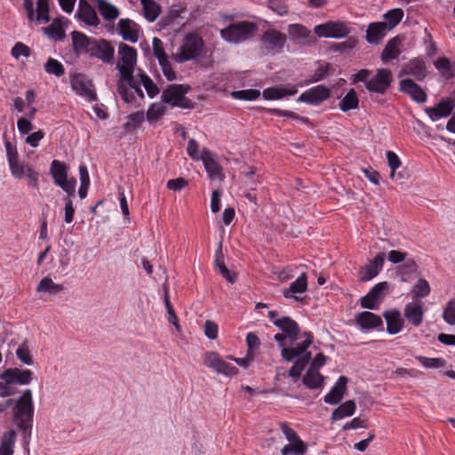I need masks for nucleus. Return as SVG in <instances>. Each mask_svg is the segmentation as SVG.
Instances as JSON below:
<instances>
[{
    "label": "nucleus",
    "mask_w": 455,
    "mask_h": 455,
    "mask_svg": "<svg viewBox=\"0 0 455 455\" xmlns=\"http://www.w3.org/2000/svg\"><path fill=\"white\" fill-rule=\"evenodd\" d=\"M231 96L240 100H255L259 98L260 92L257 89L234 91L231 92Z\"/></svg>",
    "instance_id": "52"
},
{
    "label": "nucleus",
    "mask_w": 455,
    "mask_h": 455,
    "mask_svg": "<svg viewBox=\"0 0 455 455\" xmlns=\"http://www.w3.org/2000/svg\"><path fill=\"white\" fill-rule=\"evenodd\" d=\"M76 15L88 26L97 27L100 22L96 11L86 0H79Z\"/></svg>",
    "instance_id": "25"
},
{
    "label": "nucleus",
    "mask_w": 455,
    "mask_h": 455,
    "mask_svg": "<svg viewBox=\"0 0 455 455\" xmlns=\"http://www.w3.org/2000/svg\"><path fill=\"white\" fill-rule=\"evenodd\" d=\"M411 292L413 299H424L430 294L431 287L426 279L419 278L412 286Z\"/></svg>",
    "instance_id": "45"
},
{
    "label": "nucleus",
    "mask_w": 455,
    "mask_h": 455,
    "mask_svg": "<svg viewBox=\"0 0 455 455\" xmlns=\"http://www.w3.org/2000/svg\"><path fill=\"white\" fill-rule=\"evenodd\" d=\"M153 52L156 58L158 60V62L161 60H165L168 59V55L166 54L164 47L163 41L158 37H154L152 42Z\"/></svg>",
    "instance_id": "57"
},
{
    "label": "nucleus",
    "mask_w": 455,
    "mask_h": 455,
    "mask_svg": "<svg viewBox=\"0 0 455 455\" xmlns=\"http://www.w3.org/2000/svg\"><path fill=\"white\" fill-rule=\"evenodd\" d=\"M15 440L16 432L14 430L11 429L5 433L1 442L0 455H12Z\"/></svg>",
    "instance_id": "43"
},
{
    "label": "nucleus",
    "mask_w": 455,
    "mask_h": 455,
    "mask_svg": "<svg viewBox=\"0 0 455 455\" xmlns=\"http://www.w3.org/2000/svg\"><path fill=\"white\" fill-rule=\"evenodd\" d=\"M355 323L362 330H374L383 327L382 318L370 311H363L356 314Z\"/></svg>",
    "instance_id": "26"
},
{
    "label": "nucleus",
    "mask_w": 455,
    "mask_h": 455,
    "mask_svg": "<svg viewBox=\"0 0 455 455\" xmlns=\"http://www.w3.org/2000/svg\"><path fill=\"white\" fill-rule=\"evenodd\" d=\"M307 290V276L306 273H302L294 282H292L287 289L283 291L285 299H294L297 301L302 300L296 294H301Z\"/></svg>",
    "instance_id": "29"
},
{
    "label": "nucleus",
    "mask_w": 455,
    "mask_h": 455,
    "mask_svg": "<svg viewBox=\"0 0 455 455\" xmlns=\"http://www.w3.org/2000/svg\"><path fill=\"white\" fill-rule=\"evenodd\" d=\"M401 73L411 76L418 81H423L427 74L426 62L421 58H413L403 65Z\"/></svg>",
    "instance_id": "20"
},
{
    "label": "nucleus",
    "mask_w": 455,
    "mask_h": 455,
    "mask_svg": "<svg viewBox=\"0 0 455 455\" xmlns=\"http://www.w3.org/2000/svg\"><path fill=\"white\" fill-rule=\"evenodd\" d=\"M267 113L276 116H285L290 117L294 120H299L303 123H309V119L307 117L300 116L297 113L291 111V110H284V109H279V108H267Z\"/></svg>",
    "instance_id": "55"
},
{
    "label": "nucleus",
    "mask_w": 455,
    "mask_h": 455,
    "mask_svg": "<svg viewBox=\"0 0 455 455\" xmlns=\"http://www.w3.org/2000/svg\"><path fill=\"white\" fill-rule=\"evenodd\" d=\"M418 270V265L413 259H407L402 266L397 267V272L401 275L403 282H407L408 277Z\"/></svg>",
    "instance_id": "49"
},
{
    "label": "nucleus",
    "mask_w": 455,
    "mask_h": 455,
    "mask_svg": "<svg viewBox=\"0 0 455 455\" xmlns=\"http://www.w3.org/2000/svg\"><path fill=\"white\" fill-rule=\"evenodd\" d=\"M200 159L203 161L204 168L210 179L220 180H222L224 179L221 166L217 161H215L212 158V154L209 150L204 149L201 153Z\"/></svg>",
    "instance_id": "28"
},
{
    "label": "nucleus",
    "mask_w": 455,
    "mask_h": 455,
    "mask_svg": "<svg viewBox=\"0 0 455 455\" xmlns=\"http://www.w3.org/2000/svg\"><path fill=\"white\" fill-rule=\"evenodd\" d=\"M11 52L14 58L18 59L20 56H26V57L29 56L30 49L28 46H27L23 43L19 42L14 44Z\"/></svg>",
    "instance_id": "64"
},
{
    "label": "nucleus",
    "mask_w": 455,
    "mask_h": 455,
    "mask_svg": "<svg viewBox=\"0 0 455 455\" xmlns=\"http://www.w3.org/2000/svg\"><path fill=\"white\" fill-rule=\"evenodd\" d=\"M50 173L57 185L68 178V167L64 162L53 160L51 164Z\"/></svg>",
    "instance_id": "39"
},
{
    "label": "nucleus",
    "mask_w": 455,
    "mask_h": 455,
    "mask_svg": "<svg viewBox=\"0 0 455 455\" xmlns=\"http://www.w3.org/2000/svg\"><path fill=\"white\" fill-rule=\"evenodd\" d=\"M164 114V108L160 104H153L147 111V118L149 122L158 120Z\"/></svg>",
    "instance_id": "59"
},
{
    "label": "nucleus",
    "mask_w": 455,
    "mask_h": 455,
    "mask_svg": "<svg viewBox=\"0 0 455 455\" xmlns=\"http://www.w3.org/2000/svg\"><path fill=\"white\" fill-rule=\"evenodd\" d=\"M89 56L100 60L104 63H111L114 60L115 49L106 39L94 38Z\"/></svg>",
    "instance_id": "14"
},
{
    "label": "nucleus",
    "mask_w": 455,
    "mask_h": 455,
    "mask_svg": "<svg viewBox=\"0 0 455 455\" xmlns=\"http://www.w3.org/2000/svg\"><path fill=\"white\" fill-rule=\"evenodd\" d=\"M140 82L143 84L148 95L149 98H154L159 93V89L157 85L153 82V80L144 72L140 75Z\"/></svg>",
    "instance_id": "54"
},
{
    "label": "nucleus",
    "mask_w": 455,
    "mask_h": 455,
    "mask_svg": "<svg viewBox=\"0 0 455 455\" xmlns=\"http://www.w3.org/2000/svg\"><path fill=\"white\" fill-rule=\"evenodd\" d=\"M401 44L402 40L398 36H395L392 39H390L382 51V61L388 62L392 60L397 59L401 53Z\"/></svg>",
    "instance_id": "32"
},
{
    "label": "nucleus",
    "mask_w": 455,
    "mask_h": 455,
    "mask_svg": "<svg viewBox=\"0 0 455 455\" xmlns=\"http://www.w3.org/2000/svg\"><path fill=\"white\" fill-rule=\"evenodd\" d=\"M296 84H288L286 87L273 86L263 90L262 97L266 100H279L286 96H292L298 92Z\"/></svg>",
    "instance_id": "23"
},
{
    "label": "nucleus",
    "mask_w": 455,
    "mask_h": 455,
    "mask_svg": "<svg viewBox=\"0 0 455 455\" xmlns=\"http://www.w3.org/2000/svg\"><path fill=\"white\" fill-rule=\"evenodd\" d=\"M13 421L21 431L30 430L33 424L35 406L31 389L22 391L12 406Z\"/></svg>",
    "instance_id": "3"
},
{
    "label": "nucleus",
    "mask_w": 455,
    "mask_h": 455,
    "mask_svg": "<svg viewBox=\"0 0 455 455\" xmlns=\"http://www.w3.org/2000/svg\"><path fill=\"white\" fill-rule=\"evenodd\" d=\"M383 316L387 323V331L389 334L394 335L403 330L404 322L399 310H387L383 313Z\"/></svg>",
    "instance_id": "31"
},
{
    "label": "nucleus",
    "mask_w": 455,
    "mask_h": 455,
    "mask_svg": "<svg viewBox=\"0 0 455 455\" xmlns=\"http://www.w3.org/2000/svg\"><path fill=\"white\" fill-rule=\"evenodd\" d=\"M287 36L275 28L267 29L261 36V42L266 45L268 52L280 53L283 51Z\"/></svg>",
    "instance_id": "12"
},
{
    "label": "nucleus",
    "mask_w": 455,
    "mask_h": 455,
    "mask_svg": "<svg viewBox=\"0 0 455 455\" xmlns=\"http://www.w3.org/2000/svg\"><path fill=\"white\" fill-rule=\"evenodd\" d=\"M144 16L149 21L153 22L160 14V6L154 0H140Z\"/></svg>",
    "instance_id": "46"
},
{
    "label": "nucleus",
    "mask_w": 455,
    "mask_h": 455,
    "mask_svg": "<svg viewBox=\"0 0 455 455\" xmlns=\"http://www.w3.org/2000/svg\"><path fill=\"white\" fill-rule=\"evenodd\" d=\"M204 48V42L201 36L196 32L187 34L180 46L179 59L188 61L198 58Z\"/></svg>",
    "instance_id": "7"
},
{
    "label": "nucleus",
    "mask_w": 455,
    "mask_h": 455,
    "mask_svg": "<svg viewBox=\"0 0 455 455\" xmlns=\"http://www.w3.org/2000/svg\"><path fill=\"white\" fill-rule=\"evenodd\" d=\"M49 3L48 0H36V20L38 22H49Z\"/></svg>",
    "instance_id": "53"
},
{
    "label": "nucleus",
    "mask_w": 455,
    "mask_h": 455,
    "mask_svg": "<svg viewBox=\"0 0 455 455\" xmlns=\"http://www.w3.org/2000/svg\"><path fill=\"white\" fill-rule=\"evenodd\" d=\"M403 17V11L401 8H395L383 14V18L387 24V29L391 30L396 27Z\"/></svg>",
    "instance_id": "48"
},
{
    "label": "nucleus",
    "mask_w": 455,
    "mask_h": 455,
    "mask_svg": "<svg viewBox=\"0 0 455 455\" xmlns=\"http://www.w3.org/2000/svg\"><path fill=\"white\" fill-rule=\"evenodd\" d=\"M331 66L327 63L325 65H320L313 75H310L307 79L302 81L298 85L300 87L315 84L327 78L331 74Z\"/></svg>",
    "instance_id": "36"
},
{
    "label": "nucleus",
    "mask_w": 455,
    "mask_h": 455,
    "mask_svg": "<svg viewBox=\"0 0 455 455\" xmlns=\"http://www.w3.org/2000/svg\"><path fill=\"white\" fill-rule=\"evenodd\" d=\"M291 40L301 42L310 37L311 31L304 25L299 23L290 24L287 28Z\"/></svg>",
    "instance_id": "37"
},
{
    "label": "nucleus",
    "mask_w": 455,
    "mask_h": 455,
    "mask_svg": "<svg viewBox=\"0 0 455 455\" xmlns=\"http://www.w3.org/2000/svg\"><path fill=\"white\" fill-rule=\"evenodd\" d=\"M222 249L221 244L220 245L219 250L215 254V264L219 267L220 273L221 275L230 283H234L236 280V275L234 273H231L228 268L226 267L223 259H222Z\"/></svg>",
    "instance_id": "42"
},
{
    "label": "nucleus",
    "mask_w": 455,
    "mask_h": 455,
    "mask_svg": "<svg viewBox=\"0 0 455 455\" xmlns=\"http://www.w3.org/2000/svg\"><path fill=\"white\" fill-rule=\"evenodd\" d=\"M273 323L287 336L290 344L294 343L299 334V327L296 321L289 316L273 320Z\"/></svg>",
    "instance_id": "22"
},
{
    "label": "nucleus",
    "mask_w": 455,
    "mask_h": 455,
    "mask_svg": "<svg viewBox=\"0 0 455 455\" xmlns=\"http://www.w3.org/2000/svg\"><path fill=\"white\" fill-rule=\"evenodd\" d=\"M425 309L421 301L409 302L404 306L403 315L413 326L419 327L424 319Z\"/></svg>",
    "instance_id": "21"
},
{
    "label": "nucleus",
    "mask_w": 455,
    "mask_h": 455,
    "mask_svg": "<svg viewBox=\"0 0 455 455\" xmlns=\"http://www.w3.org/2000/svg\"><path fill=\"white\" fill-rule=\"evenodd\" d=\"M64 290V286L60 283H55L52 278L44 277L38 283L36 291L38 292H49L57 294Z\"/></svg>",
    "instance_id": "44"
},
{
    "label": "nucleus",
    "mask_w": 455,
    "mask_h": 455,
    "mask_svg": "<svg viewBox=\"0 0 455 455\" xmlns=\"http://www.w3.org/2000/svg\"><path fill=\"white\" fill-rule=\"evenodd\" d=\"M9 168L12 177L18 180L27 178L28 186L39 189L40 173L28 164L20 161L16 148L9 141L4 142Z\"/></svg>",
    "instance_id": "1"
},
{
    "label": "nucleus",
    "mask_w": 455,
    "mask_h": 455,
    "mask_svg": "<svg viewBox=\"0 0 455 455\" xmlns=\"http://www.w3.org/2000/svg\"><path fill=\"white\" fill-rule=\"evenodd\" d=\"M281 430L289 441V444L283 446L282 449V455H285L286 453L304 455L307 451V444L302 441L299 435L286 423L281 424Z\"/></svg>",
    "instance_id": "9"
},
{
    "label": "nucleus",
    "mask_w": 455,
    "mask_h": 455,
    "mask_svg": "<svg viewBox=\"0 0 455 455\" xmlns=\"http://www.w3.org/2000/svg\"><path fill=\"white\" fill-rule=\"evenodd\" d=\"M434 66L445 79H451L455 76V63H452L449 58H438L434 62Z\"/></svg>",
    "instance_id": "33"
},
{
    "label": "nucleus",
    "mask_w": 455,
    "mask_h": 455,
    "mask_svg": "<svg viewBox=\"0 0 455 455\" xmlns=\"http://www.w3.org/2000/svg\"><path fill=\"white\" fill-rule=\"evenodd\" d=\"M304 336L305 340L293 347L299 357L305 355L307 353V349L312 344L314 339L313 334L311 332H305Z\"/></svg>",
    "instance_id": "61"
},
{
    "label": "nucleus",
    "mask_w": 455,
    "mask_h": 455,
    "mask_svg": "<svg viewBox=\"0 0 455 455\" xmlns=\"http://www.w3.org/2000/svg\"><path fill=\"white\" fill-rule=\"evenodd\" d=\"M72 39V46L76 55L88 54L93 44L94 37H90L83 32L73 31L70 34Z\"/></svg>",
    "instance_id": "24"
},
{
    "label": "nucleus",
    "mask_w": 455,
    "mask_h": 455,
    "mask_svg": "<svg viewBox=\"0 0 455 455\" xmlns=\"http://www.w3.org/2000/svg\"><path fill=\"white\" fill-rule=\"evenodd\" d=\"M358 106L359 100L355 89H350L339 103V108L343 112L356 109Z\"/></svg>",
    "instance_id": "40"
},
{
    "label": "nucleus",
    "mask_w": 455,
    "mask_h": 455,
    "mask_svg": "<svg viewBox=\"0 0 455 455\" xmlns=\"http://www.w3.org/2000/svg\"><path fill=\"white\" fill-rule=\"evenodd\" d=\"M399 90L409 95L417 103L427 101V95L426 92L411 78L402 79L399 82Z\"/></svg>",
    "instance_id": "19"
},
{
    "label": "nucleus",
    "mask_w": 455,
    "mask_h": 455,
    "mask_svg": "<svg viewBox=\"0 0 455 455\" xmlns=\"http://www.w3.org/2000/svg\"><path fill=\"white\" fill-rule=\"evenodd\" d=\"M302 382L307 388L316 389L323 386L324 377L317 370L309 368L303 377Z\"/></svg>",
    "instance_id": "34"
},
{
    "label": "nucleus",
    "mask_w": 455,
    "mask_h": 455,
    "mask_svg": "<svg viewBox=\"0 0 455 455\" xmlns=\"http://www.w3.org/2000/svg\"><path fill=\"white\" fill-rule=\"evenodd\" d=\"M117 31L124 41L135 44L139 41L141 28L132 20L120 19L117 23Z\"/></svg>",
    "instance_id": "17"
},
{
    "label": "nucleus",
    "mask_w": 455,
    "mask_h": 455,
    "mask_svg": "<svg viewBox=\"0 0 455 455\" xmlns=\"http://www.w3.org/2000/svg\"><path fill=\"white\" fill-rule=\"evenodd\" d=\"M439 113L442 117L449 116L455 108V100L452 98L443 99L437 104Z\"/></svg>",
    "instance_id": "56"
},
{
    "label": "nucleus",
    "mask_w": 455,
    "mask_h": 455,
    "mask_svg": "<svg viewBox=\"0 0 455 455\" xmlns=\"http://www.w3.org/2000/svg\"><path fill=\"white\" fill-rule=\"evenodd\" d=\"M44 70L50 75L60 77L65 74V68L58 60L50 57L44 64Z\"/></svg>",
    "instance_id": "50"
},
{
    "label": "nucleus",
    "mask_w": 455,
    "mask_h": 455,
    "mask_svg": "<svg viewBox=\"0 0 455 455\" xmlns=\"http://www.w3.org/2000/svg\"><path fill=\"white\" fill-rule=\"evenodd\" d=\"M117 68L123 80L132 86L133 72L137 63V50L124 43L118 45Z\"/></svg>",
    "instance_id": "4"
},
{
    "label": "nucleus",
    "mask_w": 455,
    "mask_h": 455,
    "mask_svg": "<svg viewBox=\"0 0 455 455\" xmlns=\"http://www.w3.org/2000/svg\"><path fill=\"white\" fill-rule=\"evenodd\" d=\"M393 81L392 73L387 68L377 70L376 75L365 84L371 92L385 93Z\"/></svg>",
    "instance_id": "13"
},
{
    "label": "nucleus",
    "mask_w": 455,
    "mask_h": 455,
    "mask_svg": "<svg viewBox=\"0 0 455 455\" xmlns=\"http://www.w3.org/2000/svg\"><path fill=\"white\" fill-rule=\"evenodd\" d=\"M415 358L422 366L427 369L442 368L446 363V361L442 357L429 358L423 355H417Z\"/></svg>",
    "instance_id": "51"
},
{
    "label": "nucleus",
    "mask_w": 455,
    "mask_h": 455,
    "mask_svg": "<svg viewBox=\"0 0 455 455\" xmlns=\"http://www.w3.org/2000/svg\"><path fill=\"white\" fill-rule=\"evenodd\" d=\"M311 358V353H307L305 355L299 357L293 363V365L289 370V376L297 380L300 375L302 371L309 363Z\"/></svg>",
    "instance_id": "47"
},
{
    "label": "nucleus",
    "mask_w": 455,
    "mask_h": 455,
    "mask_svg": "<svg viewBox=\"0 0 455 455\" xmlns=\"http://www.w3.org/2000/svg\"><path fill=\"white\" fill-rule=\"evenodd\" d=\"M190 90L189 85L174 84L169 85L162 93V101L172 107L185 109L194 108V102L185 96Z\"/></svg>",
    "instance_id": "6"
},
{
    "label": "nucleus",
    "mask_w": 455,
    "mask_h": 455,
    "mask_svg": "<svg viewBox=\"0 0 455 455\" xmlns=\"http://www.w3.org/2000/svg\"><path fill=\"white\" fill-rule=\"evenodd\" d=\"M331 95L330 88L324 84H318L303 92L297 99L298 102H303L311 106H319Z\"/></svg>",
    "instance_id": "10"
},
{
    "label": "nucleus",
    "mask_w": 455,
    "mask_h": 455,
    "mask_svg": "<svg viewBox=\"0 0 455 455\" xmlns=\"http://www.w3.org/2000/svg\"><path fill=\"white\" fill-rule=\"evenodd\" d=\"M385 257L384 252H379L373 259L362 267L358 272L359 279L363 282H368L377 276L383 268Z\"/></svg>",
    "instance_id": "18"
},
{
    "label": "nucleus",
    "mask_w": 455,
    "mask_h": 455,
    "mask_svg": "<svg viewBox=\"0 0 455 455\" xmlns=\"http://www.w3.org/2000/svg\"><path fill=\"white\" fill-rule=\"evenodd\" d=\"M70 84L73 91H75L78 95L86 98L90 102L97 100V94L93 90V85L85 75H72L70 77Z\"/></svg>",
    "instance_id": "11"
},
{
    "label": "nucleus",
    "mask_w": 455,
    "mask_h": 455,
    "mask_svg": "<svg viewBox=\"0 0 455 455\" xmlns=\"http://www.w3.org/2000/svg\"><path fill=\"white\" fill-rule=\"evenodd\" d=\"M100 15L108 21L116 20L120 12L119 10L107 0H94Z\"/></svg>",
    "instance_id": "35"
},
{
    "label": "nucleus",
    "mask_w": 455,
    "mask_h": 455,
    "mask_svg": "<svg viewBox=\"0 0 455 455\" xmlns=\"http://www.w3.org/2000/svg\"><path fill=\"white\" fill-rule=\"evenodd\" d=\"M356 409L355 401L348 400L341 403L337 409L331 413V419L333 421L342 419L346 417L352 416Z\"/></svg>",
    "instance_id": "38"
},
{
    "label": "nucleus",
    "mask_w": 455,
    "mask_h": 455,
    "mask_svg": "<svg viewBox=\"0 0 455 455\" xmlns=\"http://www.w3.org/2000/svg\"><path fill=\"white\" fill-rule=\"evenodd\" d=\"M204 364L207 367L215 370L219 373H222L227 376H234L238 372L235 366L224 361L216 352H209L206 354Z\"/></svg>",
    "instance_id": "15"
},
{
    "label": "nucleus",
    "mask_w": 455,
    "mask_h": 455,
    "mask_svg": "<svg viewBox=\"0 0 455 455\" xmlns=\"http://www.w3.org/2000/svg\"><path fill=\"white\" fill-rule=\"evenodd\" d=\"M351 32L350 28L341 20H331L318 24L314 28V33L318 37L324 38H343Z\"/></svg>",
    "instance_id": "8"
},
{
    "label": "nucleus",
    "mask_w": 455,
    "mask_h": 455,
    "mask_svg": "<svg viewBox=\"0 0 455 455\" xmlns=\"http://www.w3.org/2000/svg\"><path fill=\"white\" fill-rule=\"evenodd\" d=\"M443 320L450 325H455V299H451L443 311Z\"/></svg>",
    "instance_id": "58"
},
{
    "label": "nucleus",
    "mask_w": 455,
    "mask_h": 455,
    "mask_svg": "<svg viewBox=\"0 0 455 455\" xmlns=\"http://www.w3.org/2000/svg\"><path fill=\"white\" fill-rule=\"evenodd\" d=\"M16 356L20 363L25 365H33L34 359L31 355V349L28 339H24L16 349Z\"/></svg>",
    "instance_id": "41"
},
{
    "label": "nucleus",
    "mask_w": 455,
    "mask_h": 455,
    "mask_svg": "<svg viewBox=\"0 0 455 455\" xmlns=\"http://www.w3.org/2000/svg\"><path fill=\"white\" fill-rule=\"evenodd\" d=\"M257 29L258 27L253 22L238 21L221 29L220 36L227 42L237 44L253 36Z\"/></svg>",
    "instance_id": "5"
},
{
    "label": "nucleus",
    "mask_w": 455,
    "mask_h": 455,
    "mask_svg": "<svg viewBox=\"0 0 455 455\" xmlns=\"http://www.w3.org/2000/svg\"><path fill=\"white\" fill-rule=\"evenodd\" d=\"M34 372L29 369L7 368L0 374V397H11L20 393L18 386L29 385Z\"/></svg>",
    "instance_id": "2"
},
{
    "label": "nucleus",
    "mask_w": 455,
    "mask_h": 455,
    "mask_svg": "<svg viewBox=\"0 0 455 455\" xmlns=\"http://www.w3.org/2000/svg\"><path fill=\"white\" fill-rule=\"evenodd\" d=\"M76 181L75 179L68 180V178L57 184L67 194L66 198H71L75 196Z\"/></svg>",
    "instance_id": "60"
},
{
    "label": "nucleus",
    "mask_w": 455,
    "mask_h": 455,
    "mask_svg": "<svg viewBox=\"0 0 455 455\" xmlns=\"http://www.w3.org/2000/svg\"><path fill=\"white\" fill-rule=\"evenodd\" d=\"M159 65L162 68L164 76L168 81H173L177 78L176 73L172 69V64L168 59L165 60H161L159 62Z\"/></svg>",
    "instance_id": "63"
},
{
    "label": "nucleus",
    "mask_w": 455,
    "mask_h": 455,
    "mask_svg": "<svg viewBox=\"0 0 455 455\" xmlns=\"http://www.w3.org/2000/svg\"><path fill=\"white\" fill-rule=\"evenodd\" d=\"M388 283L381 282L375 284L369 292L361 299V307L367 309L376 310L379 307L383 293L387 290Z\"/></svg>",
    "instance_id": "16"
},
{
    "label": "nucleus",
    "mask_w": 455,
    "mask_h": 455,
    "mask_svg": "<svg viewBox=\"0 0 455 455\" xmlns=\"http://www.w3.org/2000/svg\"><path fill=\"white\" fill-rule=\"evenodd\" d=\"M387 31L386 22H371L366 29V41L371 44H378L386 36Z\"/></svg>",
    "instance_id": "30"
},
{
    "label": "nucleus",
    "mask_w": 455,
    "mask_h": 455,
    "mask_svg": "<svg viewBox=\"0 0 455 455\" xmlns=\"http://www.w3.org/2000/svg\"><path fill=\"white\" fill-rule=\"evenodd\" d=\"M347 381L348 379L346 376H340L330 392L324 395V403L331 405L338 404L347 391Z\"/></svg>",
    "instance_id": "27"
},
{
    "label": "nucleus",
    "mask_w": 455,
    "mask_h": 455,
    "mask_svg": "<svg viewBox=\"0 0 455 455\" xmlns=\"http://www.w3.org/2000/svg\"><path fill=\"white\" fill-rule=\"evenodd\" d=\"M387 159L391 169L390 178L393 179L395 176V172L401 166V160L393 151L387 152Z\"/></svg>",
    "instance_id": "62"
}]
</instances>
